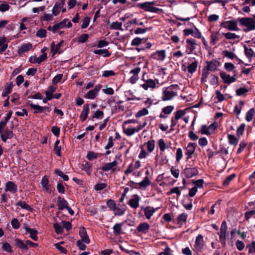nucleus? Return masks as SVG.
Wrapping results in <instances>:
<instances>
[{"instance_id":"1","label":"nucleus","mask_w":255,"mask_h":255,"mask_svg":"<svg viewBox=\"0 0 255 255\" xmlns=\"http://www.w3.org/2000/svg\"><path fill=\"white\" fill-rule=\"evenodd\" d=\"M177 88V85H172L163 89L162 100L165 101L172 99L176 95Z\"/></svg>"},{"instance_id":"2","label":"nucleus","mask_w":255,"mask_h":255,"mask_svg":"<svg viewBox=\"0 0 255 255\" xmlns=\"http://www.w3.org/2000/svg\"><path fill=\"white\" fill-rule=\"evenodd\" d=\"M240 25L246 27L244 31L246 32L255 30V20L252 18L242 17L237 19Z\"/></svg>"},{"instance_id":"3","label":"nucleus","mask_w":255,"mask_h":255,"mask_svg":"<svg viewBox=\"0 0 255 255\" xmlns=\"http://www.w3.org/2000/svg\"><path fill=\"white\" fill-rule=\"evenodd\" d=\"M188 60V65L186 66L184 64L182 65V69L184 71H187L192 75L197 70L198 61L194 57H190Z\"/></svg>"},{"instance_id":"4","label":"nucleus","mask_w":255,"mask_h":255,"mask_svg":"<svg viewBox=\"0 0 255 255\" xmlns=\"http://www.w3.org/2000/svg\"><path fill=\"white\" fill-rule=\"evenodd\" d=\"M154 3V1H146L139 3L137 4V6L146 11L151 12L158 13L159 11H161L162 9L153 6Z\"/></svg>"},{"instance_id":"5","label":"nucleus","mask_w":255,"mask_h":255,"mask_svg":"<svg viewBox=\"0 0 255 255\" xmlns=\"http://www.w3.org/2000/svg\"><path fill=\"white\" fill-rule=\"evenodd\" d=\"M238 22L237 20L236 21L235 20L225 21L221 23L220 26L230 31H237L239 30L238 27Z\"/></svg>"},{"instance_id":"6","label":"nucleus","mask_w":255,"mask_h":255,"mask_svg":"<svg viewBox=\"0 0 255 255\" xmlns=\"http://www.w3.org/2000/svg\"><path fill=\"white\" fill-rule=\"evenodd\" d=\"M102 87L103 86L101 84L96 85L93 89L89 90L85 94L84 97L85 99L94 100L98 96L99 92Z\"/></svg>"},{"instance_id":"7","label":"nucleus","mask_w":255,"mask_h":255,"mask_svg":"<svg viewBox=\"0 0 255 255\" xmlns=\"http://www.w3.org/2000/svg\"><path fill=\"white\" fill-rule=\"evenodd\" d=\"M186 113V110H178L175 113V117H172L171 119V126H170V131H172L174 129V127L177 125L178 123V121L183 116H184Z\"/></svg>"},{"instance_id":"8","label":"nucleus","mask_w":255,"mask_h":255,"mask_svg":"<svg viewBox=\"0 0 255 255\" xmlns=\"http://www.w3.org/2000/svg\"><path fill=\"white\" fill-rule=\"evenodd\" d=\"M204 246V241L203 240V237L201 235H199L196 238L195 244L194 246V251L196 253L197 255H199V252L202 251Z\"/></svg>"},{"instance_id":"9","label":"nucleus","mask_w":255,"mask_h":255,"mask_svg":"<svg viewBox=\"0 0 255 255\" xmlns=\"http://www.w3.org/2000/svg\"><path fill=\"white\" fill-rule=\"evenodd\" d=\"M227 230V225L226 222L224 221L221 225L220 228V231L219 233L220 241L221 242L222 245L225 246L226 242V234Z\"/></svg>"},{"instance_id":"10","label":"nucleus","mask_w":255,"mask_h":255,"mask_svg":"<svg viewBox=\"0 0 255 255\" xmlns=\"http://www.w3.org/2000/svg\"><path fill=\"white\" fill-rule=\"evenodd\" d=\"M72 24L71 21H68V18H64L61 22L53 25V33H55L58 30L64 27L70 28L72 27Z\"/></svg>"},{"instance_id":"11","label":"nucleus","mask_w":255,"mask_h":255,"mask_svg":"<svg viewBox=\"0 0 255 255\" xmlns=\"http://www.w3.org/2000/svg\"><path fill=\"white\" fill-rule=\"evenodd\" d=\"M186 52L187 54H190L194 53L197 44L195 40L192 38H188L186 39Z\"/></svg>"},{"instance_id":"12","label":"nucleus","mask_w":255,"mask_h":255,"mask_svg":"<svg viewBox=\"0 0 255 255\" xmlns=\"http://www.w3.org/2000/svg\"><path fill=\"white\" fill-rule=\"evenodd\" d=\"M118 165V162L116 160H115L112 162L105 164L101 167V169L105 172L111 171L112 172H114L117 170Z\"/></svg>"},{"instance_id":"13","label":"nucleus","mask_w":255,"mask_h":255,"mask_svg":"<svg viewBox=\"0 0 255 255\" xmlns=\"http://www.w3.org/2000/svg\"><path fill=\"white\" fill-rule=\"evenodd\" d=\"M217 126L215 124H212L209 126L203 125L201 127V131L203 134L210 135L214 132Z\"/></svg>"},{"instance_id":"14","label":"nucleus","mask_w":255,"mask_h":255,"mask_svg":"<svg viewBox=\"0 0 255 255\" xmlns=\"http://www.w3.org/2000/svg\"><path fill=\"white\" fill-rule=\"evenodd\" d=\"M142 80L144 83L140 85V86L144 90H147L148 89H154L156 87L155 82L151 79H145L143 76Z\"/></svg>"},{"instance_id":"15","label":"nucleus","mask_w":255,"mask_h":255,"mask_svg":"<svg viewBox=\"0 0 255 255\" xmlns=\"http://www.w3.org/2000/svg\"><path fill=\"white\" fill-rule=\"evenodd\" d=\"M220 75L224 83L226 84H230L236 81V74L231 76L229 74H227L224 72H221Z\"/></svg>"},{"instance_id":"16","label":"nucleus","mask_w":255,"mask_h":255,"mask_svg":"<svg viewBox=\"0 0 255 255\" xmlns=\"http://www.w3.org/2000/svg\"><path fill=\"white\" fill-rule=\"evenodd\" d=\"M141 71L140 67H137L129 72V74H132V76L128 79L129 82L132 84H135L138 79V74Z\"/></svg>"},{"instance_id":"17","label":"nucleus","mask_w":255,"mask_h":255,"mask_svg":"<svg viewBox=\"0 0 255 255\" xmlns=\"http://www.w3.org/2000/svg\"><path fill=\"white\" fill-rule=\"evenodd\" d=\"M143 128V126L139 125L135 128H128L125 127V125H123V130L125 134L127 136H130L132 135L135 132H137L140 131Z\"/></svg>"},{"instance_id":"18","label":"nucleus","mask_w":255,"mask_h":255,"mask_svg":"<svg viewBox=\"0 0 255 255\" xmlns=\"http://www.w3.org/2000/svg\"><path fill=\"white\" fill-rule=\"evenodd\" d=\"M65 4V0L56 2L52 9V13L54 16L58 15Z\"/></svg>"},{"instance_id":"19","label":"nucleus","mask_w":255,"mask_h":255,"mask_svg":"<svg viewBox=\"0 0 255 255\" xmlns=\"http://www.w3.org/2000/svg\"><path fill=\"white\" fill-rule=\"evenodd\" d=\"M196 146L197 144L195 143L190 142L187 144L185 151V154L187 155V159L192 158L195 151Z\"/></svg>"},{"instance_id":"20","label":"nucleus","mask_w":255,"mask_h":255,"mask_svg":"<svg viewBox=\"0 0 255 255\" xmlns=\"http://www.w3.org/2000/svg\"><path fill=\"white\" fill-rule=\"evenodd\" d=\"M207 70L210 71H215L217 70L220 65V62L216 59H212L210 61H207Z\"/></svg>"},{"instance_id":"21","label":"nucleus","mask_w":255,"mask_h":255,"mask_svg":"<svg viewBox=\"0 0 255 255\" xmlns=\"http://www.w3.org/2000/svg\"><path fill=\"white\" fill-rule=\"evenodd\" d=\"M166 57L165 51L164 50H158L151 55V58L158 61H163Z\"/></svg>"},{"instance_id":"22","label":"nucleus","mask_w":255,"mask_h":255,"mask_svg":"<svg viewBox=\"0 0 255 255\" xmlns=\"http://www.w3.org/2000/svg\"><path fill=\"white\" fill-rule=\"evenodd\" d=\"M183 174L187 178H191L198 174V171L195 167L186 168L183 171Z\"/></svg>"},{"instance_id":"23","label":"nucleus","mask_w":255,"mask_h":255,"mask_svg":"<svg viewBox=\"0 0 255 255\" xmlns=\"http://www.w3.org/2000/svg\"><path fill=\"white\" fill-rule=\"evenodd\" d=\"M47 58V54H43L37 57L36 55H33L30 57L29 61L31 63L40 64Z\"/></svg>"},{"instance_id":"24","label":"nucleus","mask_w":255,"mask_h":255,"mask_svg":"<svg viewBox=\"0 0 255 255\" xmlns=\"http://www.w3.org/2000/svg\"><path fill=\"white\" fill-rule=\"evenodd\" d=\"M174 106H167L162 109V111L159 115L160 118L165 119L167 115H170L174 110Z\"/></svg>"},{"instance_id":"25","label":"nucleus","mask_w":255,"mask_h":255,"mask_svg":"<svg viewBox=\"0 0 255 255\" xmlns=\"http://www.w3.org/2000/svg\"><path fill=\"white\" fill-rule=\"evenodd\" d=\"M140 166L141 164L140 161L137 160L134 164L131 163L128 165V168L125 170V173L127 175L131 173L138 169Z\"/></svg>"},{"instance_id":"26","label":"nucleus","mask_w":255,"mask_h":255,"mask_svg":"<svg viewBox=\"0 0 255 255\" xmlns=\"http://www.w3.org/2000/svg\"><path fill=\"white\" fill-rule=\"evenodd\" d=\"M79 235L83 242L87 244L90 243V239L87 235L85 229L83 227H81L80 228Z\"/></svg>"},{"instance_id":"27","label":"nucleus","mask_w":255,"mask_h":255,"mask_svg":"<svg viewBox=\"0 0 255 255\" xmlns=\"http://www.w3.org/2000/svg\"><path fill=\"white\" fill-rule=\"evenodd\" d=\"M8 40L4 36H0V53L1 54L4 52L8 47Z\"/></svg>"},{"instance_id":"28","label":"nucleus","mask_w":255,"mask_h":255,"mask_svg":"<svg viewBox=\"0 0 255 255\" xmlns=\"http://www.w3.org/2000/svg\"><path fill=\"white\" fill-rule=\"evenodd\" d=\"M40 184L41 185L42 190L44 191H46L48 193L51 192V189L50 186L49 185V180L46 176H44L42 178Z\"/></svg>"},{"instance_id":"29","label":"nucleus","mask_w":255,"mask_h":255,"mask_svg":"<svg viewBox=\"0 0 255 255\" xmlns=\"http://www.w3.org/2000/svg\"><path fill=\"white\" fill-rule=\"evenodd\" d=\"M140 197L136 194L134 195L133 198L130 199L128 204L132 208L136 209L139 207Z\"/></svg>"},{"instance_id":"30","label":"nucleus","mask_w":255,"mask_h":255,"mask_svg":"<svg viewBox=\"0 0 255 255\" xmlns=\"http://www.w3.org/2000/svg\"><path fill=\"white\" fill-rule=\"evenodd\" d=\"M126 211V206H121L120 204L116 205L112 210L115 216H122L124 215Z\"/></svg>"},{"instance_id":"31","label":"nucleus","mask_w":255,"mask_h":255,"mask_svg":"<svg viewBox=\"0 0 255 255\" xmlns=\"http://www.w3.org/2000/svg\"><path fill=\"white\" fill-rule=\"evenodd\" d=\"M90 108L88 104H85L83 106V110L80 116V119L82 122H83L87 118L89 113Z\"/></svg>"},{"instance_id":"32","label":"nucleus","mask_w":255,"mask_h":255,"mask_svg":"<svg viewBox=\"0 0 255 255\" xmlns=\"http://www.w3.org/2000/svg\"><path fill=\"white\" fill-rule=\"evenodd\" d=\"M0 137L2 140L4 142H6L7 139H11L13 136V133L11 130L9 129H6L5 131H2L0 132Z\"/></svg>"},{"instance_id":"33","label":"nucleus","mask_w":255,"mask_h":255,"mask_svg":"<svg viewBox=\"0 0 255 255\" xmlns=\"http://www.w3.org/2000/svg\"><path fill=\"white\" fill-rule=\"evenodd\" d=\"M5 190L14 193L17 190V186L13 182L8 181L5 184Z\"/></svg>"},{"instance_id":"34","label":"nucleus","mask_w":255,"mask_h":255,"mask_svg":"<svg viewBox=\"0 0 255 255\" xmlns=\"http://www.w3.org/2000/svg\"><path fill=\"white\" fill-rule=\"evenodd\" d=\"M32 47V45L30 43H27L21 45L18 47V53L19 54H22L30 50Z\"/></svg>"},{"instance_id":"35","label":"nucleus","mask_w":255,"mask_h":255,"mask_svg":"<svg viewBox=\"0 0 255 255\" xmlns=\"http://www.w3.org/2000/svg\"><path fill=\"white\" fill-rule=\"evenodd\" d=\"M25 230L26 233L29 235V236L31 239L35 241L38 240V237L37 236V231L36 230L26 227L25 228Z\"/></svg>"},{"instance_id":"36","label":"nucleus","mask_w":255,"mask_h":255,"mask_svg":"<svg viewBox=\"0 0 255 255\" xmlns=\"http://www.w3.org/2000/svg\"><path fill=\"white\" fill-rule=\"evenodd\" d=\"M157 209L158 208L154 209L153 207L150 206L146 207L144 209V215L146 218L147 219H150L151 217Z\"/></svg>"},{"instance_id":"37","label":"nucleus","mask_w":255,"mask_h":255,"mask_svg":"<svg viewBox=\"0 0 255 255\" xmlns=\"http://www.w3.org/2000/svg\"><path fill=\"white\" fill-rule=\"evenodd\" d=\"M188 217V215L185 213H183L179 215L177 217V221L180 226L183 225L186 223Z\"/></svg>"},{"instance_id":"38","label":"nucleus","mask_w":255,"mask_h":255,"mask_svg":"<svg viewBox=\"0 0 255 255\" xmlns=\"http://www.w3.org/2000/svg\"><path fill=\"white\" fill-rule=\"evenodd\" d=\"M63 41H62L56 45H55L53 42L51 45V51L52 53V55L57 53H60L61 52L59 51Z\"/></svg>"},{"instance_id":"39","label":"nucleus","mask_w":255,"mask_h":255,"mask_svg":"<svg viewBox=\"0 0 255 255\" xmlns=\"http://www.w3.org/2000/svg\"><path fill=\"white\" fill-rule=\"evenodd\" d=\"M211 44L214 45L220 39V34L219 31H214L212 33L211 36Z\"/></svg>"},{"instance_id":"40","label":"nucleus","mask_w":255,"mask_h":255,"mask_svg":"<svg viewBox=\"0 0 255 255\" xmlns=\"http://www.w3.org/2000/svg\"><path fill=\"white\" fill-rule=\"evenodd\" d=\"M149 228V225L146 223H142L139 224L137 227V231L138 232L145 233Z\"/></svg>"},{"instance_id":"41","label":"nucleus","mask_w":255,"mask_h":255,"mask_svg":"<svg viewBox=\"0 0 255 255\" xmlns=\"http://www.w3.org/2000/svg\"><path fill=\"white\" fill-rule=\"evenodd\" d=\"M58 209L61 210L65 208L66 209L68 207V203L64 198L59 197L58 200Z\"/></svg>"},{"instance_id":"42","label":"nucleus","mask_w":255,"mask_h":255,"mask_svg":"<svg viewBox=\"0 0 255 255\" xmlns=\"http://www.w3.org/2000/svg\"><path fill=\"white\" fill-rule=\"evenodd\" d=\"M123 223L115 224L113 227V233L115 235H119L122 233Z\"/></svg>"},{"instance_id":"43","label":"nucleus","mask_w":255,"mask_h":255,"mask_svg":"<svg viewBox=\"0 0 255 255\" xmlns=\"http://www.w3.org/2000/svg\"><path fill=\"white\" fill-rule=\"evenodd\" d=\"M93 52L94 54L101 55L105 57H109L111 55L108 50L106 49L95 50Z\"/></svg>"},{"instance_id":"44","label":"nucleus","mask_w":255,"mask_h":255,"mask_svg":"<svg viewBox=\"0 0 255 255\" xmlns=\"http://www.w3.org/2000/svg\"><path fill=\"white\" fill-rule=\"evenodd\" d=\"M53 14L50 13H44L40 18L41 21H50L53 20Z\"/></svg>"},{"instance_id":"45","label":"nucleus","mask_w":255,"mask_h":255,"mask_svg":"<svg viewBox=\"0 0 255 255\" xmlns=\"http://www.w3.org/2000/svg\"><path fill=\"white\" fill-rule=\"evenodd\" d=\"M146 145L147 149L149 153L152 152L155 148V141L150 140L144 143Z\"/></svg>"},{"instance_id":"46","label":"nucleus","mask_w":255,"mask_h":255,"mask_svg":"<svg viewBox=\"0 0 255 255\" xmlns=\"http://www.w3.org/2000/svg\"><path fill=\"white\" fill-rule=\"evenodd\" d=\"M12 83H7L6 85L5 88L4 89V90L3 91L2 93V95L3 97H7L8 95L10 93L12 89Z\"/></svg>"},{"instance_id":"47","label":"nucleus","mask_w":255,"mask_h":255,"mask_svg":"<svg viewBox=\"0 0 255 255\" xmlns=\"http://www.w3.org/2000/svg\"><path fill=\"white\" fill-rule=\"evenodd\" d=\"M223 34L225 36V38L229 40H235L237 39H239L240 38V36L239 35H237L234 33L227 32L226 33H223Z\"/></svg>"},{"instance_id":"48","label":"nucleus","mask_w":255,"mask_h":255,"mask_svg":"<svg viewBox=\"0 0 255 255\" xmlns=\"http://www.w3.org/2000/svg\"><path fill=\"white\" fill-rule=\"evenodd\" d=\"M56 91V88L53 86H49L47 90L45 92L46 96H47V98L49 99H52L53 98V93Z\"/></svg>"},{"instance_id":"49","label":"nucleus","mask_w":255,"mask_h":255,"mask_svg":"<svg viewBox=\"0 0 255 255\" xmlns=\"http://www.w3.org/2000/svg\"><path fill=\"white\" fill-rule=\"evenodd\" d=\"M244 52L246 56L248 58L253 57L254 54V52L251 48H248L246 45H244Z\"/></svg>"},{"instance_id":"50","label":"nucleus","mask_w":255,"mask_h":255,"mask_svg":"<svg viewBox=\"0 0 255 255\" xmlns=\"http://www.w3.org/2000/svg\"><path fill=\"white\" fill-rule=\"evenodd\" d=\"M255 113V111L254 109L252 108L249 110L246 115V120L248 122H251L253 118Z\"/></svg>"},{"instance_id":"51","label":"nucleus","mask_w":255,"mask_h":255,"mask_svg":"<svg viewBox=\"0 0 255 255\" xmlns=\"http://www.w3.org/2000/svg\"><path fill=\"white\" fill-rule=\"evenodd\" d=\"M59 140H57L54 143V150L56 154L59 156H61V146L59 145Z\"/></svg>"},{"instance_id":"52","label":"nucleus","mask_w":255,"mask_h":255,"mask_svg":"<svg viewBox=\"0 0 255 255\" xmlns=\"http://www.w3.org/2000/svg\"><path fill=\"white\" fill-rule=\"evenodd\" d=\"M246 248L248 250V254H255V241L248 244Z\"/></svg>"},{"instance_id":"53","label":"nucleus","mask_w":255,"mask_h":255,"mask_svg":"<svg viewBox=\"0 0 255 255\" xmlns=\"http://www.w3.org/2000/svg\"><path fill=\"white\" fill-rule=\"evenodd\" d=\"M30 107L34 110V113H42L43 111V107L32 103L30 104Z\"/></svg>"},{"instance_id":"54","label":"nucleus","mask_w":255,"mask_h":255,"mask_svg":"<svg viewBox=\"0 0 255 255\" xmlns=\"http://www.w3.org/2000/svg\"><path fill=\"white\" fill-rule=\"evenodd\" d=\"M15 244L17 247L23 250H27L28 247H27L26 244L24 243L22 240L19 239H16L15 240Z\"/></svg>"},{"instance_id":"55","label":"nucleus","mask_w":255,"mask_h":255,"mask_svg":"<svg viewBox=\"0 0 255 255\" xmlns=\"http://www.w3.org/2000/svg\"><path fill=\"white\" fill-rule=\"evenodd\" d=\"M16 205L20 207L22 209H25L28 211H31L32 210V209L24 201H20L18 202Z\"/></svg>"},{"instance_id":"56","label":"nucleus","mask_w":255,"mask_h":255,"mask_svg":"<svg viewBox=\"0 0 255 255\" xmlns=\"http://www.w3.org/2000/svg\"><path fill=\"white\" fill-rule=\"evenodd\" d=\"M150 184V180L147 176L144 178L142 181L138 183V185L141 188H146L147 186L149 185Z\"/></svg>"},{"instance_id":"57","label":"nucleus","mask_w":255,"mask_h":255,"mask_svg":"<svg viewBox=\"0 0 255 255\" xmlns=\"http://www.w3.org/2000/svg\"><path fill=\"white\" fill-rule=\"evenodd\" d=\"M228 139L230 144L236 146L238 144V139L236 138L235 135L228 134Z\"/></svg>"},{"instance_id":"58","label":"nucleus","mask_w":255,"mask_h":255,"mask_svg":"<svg viewBox=\"0 0 255 255\" xmlns=\"http://www.w3.org/2000/svg\"><path fill=\"white\" fill-rule=\"evenodd\" d=\"M249 92V90L246 88L242 87L236 90V95L238 96H245Z\"/></svg>"},{"instance_id":"59","label":"nucleus","mask_w":255,"mask_h":255,"mask_svg":"<svg viewBox=\"0 0 255 255\" xmlns=\"http://www.w3.org/2000/svg\"><path fill=\"white\" fill-rule=\"evenodd\" d=\"M224 68L228 72L234 71L235 72V71H234V70L235 69L236 67L231 62H226L224 64Z\"/></svg>"},{"instance_id":"60","label":"nucleus","mask_w":255,"mask_h":255,"mask_svg":"<svg viewBox=\"0 0 255 255\" xmlns=\"http://www.w3.org/2000/svg\"><path fill=\"white\" fill-rule=\"evenodd\" d=\"M223 55L224 57H227L230 59H234L237 57L235 53L228 50H224L223 51Z\"/></svg>"},{"instance_id":"61","label":"nucleus","mask_w":255,"mask_h":255,"mask_svg":"<svg viewBox=\"0 0 255 255\" xmlns=\"http://www.w3.org/2000/svg\"><path fill=\"white\" fill-rule=\"evenodd\" d=\"M111 28L113 29H119L122 30V23L118 21H115L112 22L110 25Z\"/></svg>"},{"instance_id":"62","label":"nucleus","mask_w":255,"mask_h":255,"mask_svg":"<svg viewBox=\"0 0 255 255\" xmlns=\"http://www.w3.org/2000/svg\"><path fill=\"white\" fill-rule=\"evenodd\" d=\"M174 193L176 194L178 196H179L180 195L181 191L178 187H175L171 189L167 193V194L170 195Z\"/></svg>"},{"instance_id":"63","label":"nucleus","mask_w":255,"mask_h":255,"mask_svg":"<svg viewBox=\"0 0 255 255\" xmlns=\"http://www.w3.org/2000/svg\"><path fill=\"white\" fill-rule=\"evenodd\" d=\"M54 172L57 176H59L61 177V178H62L64 181L68 180V179H69L68 176L67 175L64 174L62 171H60L58 169H55Z\"/></svg>"},{"instance_id":"64","label":"nucleus","mask_w":255,"mask_h":255,"mask_svg":"<svg viewBox=\"0 0 255 255\" xmlns=\"http://www.w3.org/2000/svg\"><path fill=\"white\" fill-rule=\"evenodd\" d=\"M148 111L146 108H143L139 111L135 115L136 118H139L148 115Z\"/></svg>"}]
</instances>
